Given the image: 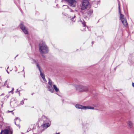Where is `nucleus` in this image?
I'll list each match as a JSON object with an SVG mask.
<instances>
[{
    "mask_svg": "<svg viewBox=\"0 0 134 134\" xmlns=\"http://www.w3.org/2000/svg\"><path fill=\"white\" fill-rule=\"evenodd\" d=\"M9 68V67H8L7 68V69Z\"/></svg>",
    "mask_w": 134,
    "mask_h": 134,
    "instance_id": "nucleus-29",
    "label": "nucleus"
},
{
    "mask_svg": "<svg viewBox=\"0 0 134 134\" xmlns=\"http://www.w3.org/2000/svg\"><path fill=\"white\" fill-rule=\"evenodd\" d=\"M10 83V80H8L5 81L4 84L5 86H7V87L9 88V87L8 86V84Z\"/></svg>",
    "mask_w": 134,
    "mask_h": 134,
    "instance_id": "nucleus-15",
    "label": "nucleus"
},
{
    "mask_svg": "<svg viewBox=\"0 0 134 134\" xmlns=\"http://www.w3.org/2000/svg\"><path fill=\"white\" fill-rule=\"evenodd\" d=\"M39 50L40 53L41 54L48 53V48L44 42H41L39 44Z\"/></svg>",
    "mask_w": 134,
    "mask_h": 134,
    "instance_id": "nucleus-1",
    "label": "nucleus"
},
{
    "mask_svg": "<svg viewBox=\"0 0 134 134\" xmlns=\"http://www.w3.org/2000/svg\"><path fill=\"white\" fill-rule=\"evenodd\" d=\"M82 24L84 27H85V26H86L85 23L84 21H83V22H82Z\"/></svg>",
    "mask_w": 134,
    "mask_h": 134,
    "instance_id": "nucleus-19",
    "label": "nucleus"
},
{
    "mask_svg": "<svg viewBox=\"0 0 134 134\" xmlns=\"http://www.w3.org/2000/svg\"><path fill=\"white\" fill-rule=\"evenodd\" d=\"M24 67H23V71H24Z\"/></svg>",
    "mask_w": 134,
    "mask_h": 134,
    "instance_id": "nucleus-26",
    "label": "nucleus"
},
{
    "mask_svg": "<svg viewBox=\"0 0 134 134\" xmlns=\"http://www.w3.org/2000/svg\"><path fill=\"white\" fill-rule=\"evenodd\" d=\"M94 109V107H91V106H85V110L90 109Z\"/></svg>",
    "mask_w": 134,
    "mask_h": 134,
    "instance_id": "nucleus-16",
    "label": "nucleus"
},
{
    "mask_svg": "<svg viewBox=\"0 0 134 134\" xmlns=\"http://www.w3.org/2000/svg\"><path fill=\"white\" fill-rule=\"evenodd\" d=\"M32 63H36V60H35L32 59Z\"/></svg>",
    "mask_w": 134,
    "mask_h": 134,
    "instance_id": "nucleus-20",
    "label": "nucleus"
},
{
    "mask_svg": "<svg viewBox=\"0 0 134 134\" xmlns=\"http://www.w3.org/2000/svg\"><path fill=\"white\" fill-rule=\"evenodd\" d=\"M11 93L12 94H13V92L12 90L11 91L9 92V93Z\"/></svg>",
    "mask_w": 134,
    "mask_h": 134,
    "instance_id": "nucleus-21",
    "label": "nucleus"
},
{
    "mask_svg": "<svg viewBox=\"0 0 134 134\" xmlns=\"http://www.w3.org/2000/svg\"><path fill=\"white\" fill-rule=\"evenodd\" d=\"M48 84V90L51 93H53L54 92V90L53 86V85H54L53 82H52V81L50 79H49Z\"/></svg>",
    "mask_w": 134,
    "mask_h": 134,
    "instance_id": "nucleus-6",
    "label": "nucleus"
},
{
    "mask_svg": "<svg viewBox=\"0 0 134 134\" xmlns=\"http://www.w3.org/2000/svg\"><path fill=\"white\" fill-rule=\"evenodd\" d=\"M132 86L133 87H134V83H132Z\"/></svg>",
    "mask_w": 134,
    "mask_h": 134,
    "instance_id": "nucleus-22",
    "label": "nucleus"
},
{
    "mask_svg": "<svg viewBox=\"0 0 134 134\" xmlns=\"http://www.w3.org/2000/svg\"><path fill=\"white\" fill-rule=\"evenodd\" d=\"M36 65L37 67V68H38V69L39 70L40 72H41V70L40 69V67L39 66V65L37 63H36Z\"/></svg>",
    "mask_w": 134,
    "mask_h": 134,
    "instance_id": "nucleus-18",
    "label": "nucleus"
},
{
    "mask_svg": "<svg viewBox=\"0 0 134 134\" xmlns=\"http://www.w3.org/2000/svg\"><path fill=\"white\" fill-rule=\"evenodd\" d=\"M7 72L8 74H9V72H8L7 70Z\"/></svg>",
    "mask_w": 134,
    "mask_h": 134,
    "instance_id": "nucleus-25",
    "label": "nucleus"
},
{
    "mask_svg": "<svg viewBox=\"0 0 134 134\" xmlns=\"http://www.w3.org/2000/svg\"><path fill=\"white\" fill-rule=\"evenodd\" d=\"M14 90V88H12V91L13 92V91Z\"/></svg>",
    "mask_w": 134,
    "mask_h": 134,
    "instance_id": "nucleus-24",
    "label": "nucleus"
},
{
    "mask_svg": "<svg viewBox=\"0 0 134 134\" xmlns=\"http://www.w3.org/2000/svg\"><path fill=\"white\" fill-rule=\"evenodd\" d=\"M20 27L22 31L25 34H27L28 33V31L27 29L22 24H21L20 25Z\"/></svg>",
    "mask_w": 134,
    "mask_h": 134,
    "instance_id": "nucleus-8",
    "label": "nucleus"
},
{
    "mask_svg": "<svg viewBox=\"0 0 134 134\" xmlns=\"http://www.w3.org/2000/svg\"><path fill=\"white\" fill-rule=\"evenodd\" d=\"M11 134L12 133V131L10 130H8L5 129L2 131L0 134H8L9 132Z\"/></svg>",
    "mask_w": 134,
    "mask_h": 134,
    "instance_id": "nucleus-9",
    "label": "nucleus"
},
{
    "mask_svg": "<svg viewBox=\"0 0 134 134\" xmlns=\"http://www.w3.org/2000/svg\"><path fill=\"white\" fill-rule=\"evenodd\" d=\"M53 87L54 90L56 92H58L59 91V89L57 87L56 85H53Z\"/></svg>",
    "mask_w": 134,
    "mask_h": 134,
    "instance_id": "nucleus-14",
    "label": "nucleus"
},
{
    "mask_svg": "<svg viewBox=\"0 0 134 134\" xmlns=\"http://www.w3.org/2000/svg\"><path fill=\"white\" fill-rule=\"evenodd\" d=\"M20 121V119L18 117L16 118L15 119V125L18 126L19 128H20V126L18 124H19Z\"/></svg>",
    "mask_w": 134,
    "mask_h": 134,
    "instance_id": "nucleus-11",
    "label": "nucleus"
},
{
    "mask_svg": "<svg viewBox=\"0 0 134 134\" xmlns=\"http://www.w3.org/2000/svg\"><path fill=\"white\" fill-rule=\"evenodd\" d=\"M74 19V18H72V19Z\"/></svg>",
    "mask_w": 134,
    "mask_h": 134,
    "instance_id": "nucleus-28",
    "label": "nucleus"
},
{
    "mask_svg": "<svg viewBox=\"0 0 134 134\" xmlns=\"http://www.w3.org/2000/svg\"><path fill=\"white\" fill-rule=\"evenodd\" d=\"M93 12V11L91 9L88 10V14L89 15H90Z\"/></svg>",
    "mask_w": 134,
    "mask_h": 134,
    "instance_id": "nucleus-17",
    "label": "nucleus"
},
{
    "mask_svg": "<svg viewBox=\"0 0 134 134\" xmlns=\"http://www.w3.org/2000/svg\"><path fill=\"white\" fill-rule=\"evenodd\" d=\"M63 6H64L68 8V7L67 5H63Z\"/></svg>",
    "mask_w": 134,
    "mask_h": 134,
    "instance_id": "nucleus-23",
    "label": "nucleus"
},
{
    "mask_svg": "<svg viewBox=\"0 0 134 134\" xmlns=\"http://www.w3.org/2000/svg\"><path fill=\"white\" fill-rule=\"evenodd\" d=\"M70 6L75 7L76 3V0H66Z\"/></svg>",
    "mask_w": 134,
    "mask_h": 134,
    "instance_id": "nucleus-7",
    "label": "nucleus"
},
{
    "mask_svg": "<svg viewBox=\"0 0 134 134\" xmlns=\"http://www.w3.org/2000/svg\"><path fill=\"white\" fill-rule=\"evenodd\" d=\"M40 72V75L41 77L43 79L44 81H46V80L45 78L44 75V73L43 72H42L41 71V72Z\"/></svg>",
    "mask_w": 134,
    "mask_h": 134,
    "instance_id": "nucleus-13",
    "label": "nucleus"
},
{
    "mask_svg": "<svg viewBox=\"0 0 134 134\" xmlns=\"http://www.w3.org/2000/svg\"><path fill=\"white\" fill-rule=\"evenodd\" d=\"M70 11L71 12V11H72V10L70 9Z\"/></svg>",
    "mask_w": 134,
    "mask_h": 134,
    "instance_id": "nucleus-27",
    "label": "nucleus"
},
{
    "mask_svg": "<svg viewBox=\"0 0 134 134\" xmlns=\"http://www.w3.org/2000/svg\"><path fill=\"white\" fill-rule=\"evenodd\" d=\"M127 123L128 124V126L130 128H131L132 127L133 124L131 121H128L127 122Z\"/></svg>",
    "mask_w": 134,
    "mask_h": 134,
    "instance_id": "nucleus-12",
    "label": "nucleus"
},
{
    "mask_svg": "<svg viewBox=\"0 0 134 134\" xmlns=\"http://www.w3.org/2000/svg\"><path fill=\"white\" fill-rule=\"evenodd\" d=\"M12 111H10V112H12Z\"/></svg>",
    "mask_w": 134,
    "mask_h": 134,
    "instance_id": "nucleus-30",
    "label": "nucleus"
},
{
    "mask_svg": "<svg viewBox=\"0 0 134 134\" xmlns=\"http://www.w3.org/2000/svg\"><path fill=\"white\" fill-rule=\"evenodd\" d=\"M75 107L77 108L85 110V106H83L79 104H76Z\"/></svg>",
    "mask_w": 134,
    "mask_h": 134,
    "instance_id": "nucleus-10",
    "label": "nucleus"
},
{
    "mask_svg": "<svg viewBox=\"0 0 134 134\" xmlns=\"http://www.w3.org/2000/svg\"><path fill=\"white\" fill-rule=\"evenodd\" d=\"M44 122L42 127L44 129H46L49 127L51 124V122L49 119L45 117H44Z\"/></svg>",
    "mask_w": 134,
    "mask_h": 134,
    "instance_id": "nucleus-4",
    "label": "nucleus"
},
{
    "mask_svg": "<svg viewBox=\"0 0 134 134\" xmlns=\"http://www.w3.org/2000/svg\"><path fill=\"white\" fill-rule=\"evenodd\" d=\"M74 86L77 90L80 92L86 91L88 89L87 87L80 85L75 84Z\"/></svg>",
    "mask_w": 134,
    "mask_h": 134,
    "instance_id": "nucleus-2",
    "label": "nucleus"
},
{
    "mask_svg": "<svg viewBox=\"0 0 134 134\" xmlns=\"http://www.w3.org/2000/svg\"><path fill=\"white\" fill-rule=\"evenodd\" d=\"M119 13L120 15V19L122 23L123 24L124 26L127 27L128 26L127 23V22L126 19L124 18V15L120 13V11L119 5Z\"/></svg>",
    "mask_w": 134,
    "mask_h": 134,
    "instance_id": "nucleus-5",
    "label": "nucleus"
},
{
    "mask_svg": "<svg viewBox=\"0 0 134 134\" xmlns=\"http://www.w3.org/2000/svg\"><path fill=\"white\" fill-rule=\"evenodd\" d=\"M90 8L89 2L87 0H83L82 3L81 9L84 10Z\"/></svg>",
    "mask_w": 134,
    "mask_h": 134,
    "instance_id": "nucleus-3",
    "label": "nucleus"
}]
</instances>
